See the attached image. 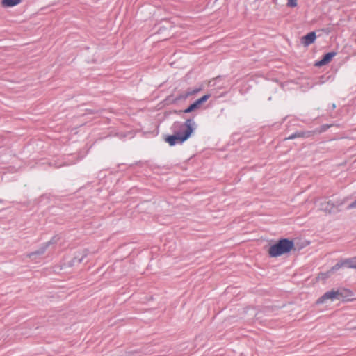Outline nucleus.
Masks as SVG:
<instances>
[{
	"label": "nucleus",
	"instance_id": "nucleus-11",
	"mask_svg": "<svg viewBox=\"0 0 356 356\" xmlns=\"http://www.w3.org/2000/svg\"><path fill=\"white\" fill-rule=\"evenodd\" d=\"M197 109V107L195 106L193 104H191L187 108H186L183 112L185 113H191L194 110Z\"/></svg>",
	"mask_w": 356,
	"mask_h": 356
},
{
	"label": "nucleus",
	"instance_id": "nucleus-3",
	"mask_svg": "<svg viewBox=\"0 0 356 356\" xmlns=\"http://www.w3.org/2000/svg\"><path fill=\"white\" fill-rule=\"evenodd\" d=\"M339 300L338 290H331L325 293L320 297L316 302L317 305H321L327 302V301Z\"/></svg>",
	"mask_w": 356,
	"mask_h": 356
},
{
	"label": "nucleus",
	"instance_id": "nucleus-10",
	"mask_svg": "<svg viewBox=\"0 0 356 356\" xmlns=\"http://www.w3.org/2000/svg\"><path fill=\"white\" fill-rule=\"evenodd\" d=\"M307 135L305 134V133H298V134H292L290 136H289L287 138V139H289V140H291V139H293L296 137H305L307 136Z\"/></svg>",
	"mask_w": 356,
	"mask_h": 356
},
{
	"label": "nucleus",
	"instance_id": "nucleus-9",
	"mask_svg": "<svg viewBox=\"0 0 356 356\" xmlns=\"http://www.w3.org/2000/svg\"><path fill=\"white\" fill-rule=\"evenodd\" d=\"M211 97L210 94H207L202 96L201 98L197 99L194 103H193L197 108H198L202 104L207 101Z\"/></svg>",
	"mask_w": 356,
	"mask_h": 356
},
{
	"label": "nucleus",
	"instance_id": "nucleus-8",
	"mask_svg": "<svg viewBox=\"0 0 356 356\" xmlns=\"http://www.w3.org/2000/svg\"><path fill=\"white\" fill-rule=\"evenodd\" d=\"M22 2V0H2L1 6L3 8L14 7Z\"/></svg>",
	"mask_w": 356,
	"mask_h": 356
},
{
	"label": "nucleus",
	"instance_id": "nucleus-13",
	"mask_svg": "<svg viewBox=\"0 0 356 356\" xmlns=\"http://www.w3.org/2000/svg\"><path fill=\"white\" fill-rule=\"evenodd\" d=\"M349 208H356V200L349 205Z\"/></svg>",
	"mask_w": 356,
	"mask_h": 356
},
{
	"label": "nucleus",
	"instance_id": "nucleus-7",
	"mask_svg": "<svg viewBox=\"0 0 356 356\" xmlns=\"http://www.w3.org/2000/svg\"><path fill=\"white\" fill-rule=\"evenodd\" d=\"M202 90L201 88H188L186 92L180 94L177 99L179 100H184L189 97L190 96H193L198 93Z\"/></svg>",
	"mask_w": 356,
	"mask_h": 356
},
{
	"label": "nucleus",
	"instance_id": "nucleus-12",
	"mask_svg": "<svg viewBox=\"0 0 356 356\" xmlns=\"http://www.w3.org/2000/svg\"><path fill=\"white\" fill-rule=\"evenodd\" d=\"M287 6L289 7H296L297 6V0H288Z\"/></svg>",
	"mask_w": 356,
	"mask_h": 356
},
{
	"label": "nucleus",
	"instance_id": "nucleus-14",
	"mask_svg": "<svg viewBox=\"0 0 356 356\" xmlns=\"http://www.w3.org/2000/svg\"><path fill=\"white\" fill-rule=\"evenodd\" d=\"M348 266L351 268H356V261H352Z\"/></svg>",
	"mask_w": 356,
	"mask_h": 356
},
{
	"label": "nucleus",
	"instance_id": "nucleus-2",
	"mask_svg": "<svg viewBox=\"0 0 356 356\" xmlns=\"http://www.w3.org/2000/svg\"><path fill=\"white\" fill-rule=\"evenodd\" d=\"M193 122L192 120H186L184 124L182 125V127H185L186 128L185 131L184 133L177 132L174 135L168 136L165 138V141L171 146L175 145L177 143H181L184 142L190 137L193 131Z\"/></svg>",
	"mask_w": 356,
	"mask_h": 356
},
{
	"label": "nucleus",
	"instance_id": "nucleus-5",
	"mask_svg": "<svg viewBox=\"0 0 356 356\" xmlns=\"http://www.w3.org/2000/svg\"><path fill=\"white\" fill-rule=\"evenodd\" d=\"M339 292V300L341 301H353L356 300V298H353V293L352 291L347 289H343L338 290Z\"/></svg>",
	"mask_w": 356,
	"mask_h": 356
},
{
	"label": "nucleus",
	"instance_id": "nucleus-15",
	"mask_svg": "<svg viewBox=\"0 0 356 356\" xmlns=\"http://www.w3.org/2000/svg\"><path fill=\"white\" fill-rule=\"evenodd\" d=\"M340 268V266L339 264H337L335 265L334 267H332V268L331 269V271H333V270H337Z\"/></svg>",
	"mask_w": 356,
	"mask_h": 356
},
{
	"label": "nucleus",
	"instance_id": "nucleus-4",
	"mask_svg": "<svg viewBox=\"0 0 356 356\" xmlns=\"http://www.w3.org/2000/svg\"><path fill=\"white\" fill-rule=\"evenodd\" d=\"M337 55L335 51H330L323 56L322 58L314 63V67H321L328 64Z\"/></svg>",
	"mask_w": 356,
	"mask_h": 356
},
{
	"label": "nucleus",
	"instance_id": "nucleus-6",
	"mask_svg": "<svg viewBox=\"0 0 356 356\" xmlns=\"http://www.w3.org/2000/svg\"><path fill=\"white\" fill-rule=\"evenodd\" d=\"M316 38V35L314 31L309 32L301 38V43L305 47H308L313 44Z\"/></svg>",
	"mask_w": 356,
	"mask_h": 356
},
{
	"label": "nucleus",
	"instance_id": "nucleus-1",
	"mask_svg": "<svg viewBox=\"0 0 356 356\" xmlns=\"http://www.w3.org/2000/svg\"><path fill=\"white\" fill-rule=\"evenodd\" d=\"M293 248L294 243L292 241L284 238L272 245L268 252L270 257H277L290 252Z\"/></svg>",
	"mask_w": 356,
	"mask_h": 356
}]
</instances>
